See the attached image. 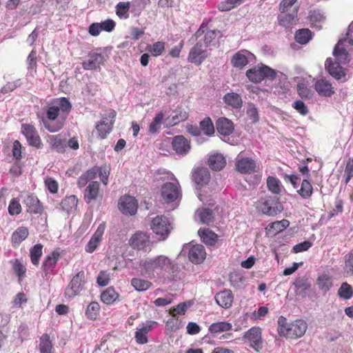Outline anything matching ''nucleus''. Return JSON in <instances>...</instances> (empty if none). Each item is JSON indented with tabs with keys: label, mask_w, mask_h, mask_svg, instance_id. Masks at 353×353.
Segmentation results:
<instances>
[{
	"label": "nucleus",
	"mask_w": 353,
	"mask_h": 353,
	"mask_svg": "<svg viewBox=\"0 0 353 353\" xmlns=\"http://www.w3.org/2000/svg\"><path fill=\"white\" fill-rule=\"evenodd\" d=\"M128 243L133 249L143 250L150 245V234L145 232L137 231L131 236Z\"/></svg>",
	"instance_id": "16"
},
{
	"label": "nucleus",
	"mask_w": 353,
	"mask_h": 353,
	"mask_svg": "<svg viewBox=\"0 0 353 353\" xmlns=\"http://www.w3.org/2000/svg\"><path fill=\"white\" fill-rule=\"evenodd\" d=\"M299 7H296L293 13L281 14L278 16V23L284 28H290L295 25L297 21Z\"/></svg>",
	"instance_id": "35"
},
{
	"label": "nucleus",
	"mask_w": 353,
	"mask_h": 353,
	"mask_svg": "<svg viewBox=\"0 0 353 353\" xmlns=\"http://www.w3.org/2000/svg\"><path fill=\"white\" fill-rule=\"evenodd\" d=\"M325 19L324 13L320 10H311L308 12L307 20L310 22V26L318 30L322 28Z\"/></svg>",
	"instance_id": "29"
},
{
	"label": "nucleus",
	"mask_w": 353,
	"mask_h": 353,
	"mask_svg": "<svg viewBox=\"0 0 353 353\" xmlns=\"http://www.w3.org/2000/svg\"><path fill=\"white\" fill-rule=\"evenodd\" d=\"M298 194L303 199H310L313 194V187L307 179H303L301 188L297 190Z\"/></svg>",
	"instance_id": "53"
},
{
	"label": "nucleus",
	"mask_w": 353,
	"mask_h": 353,
	"mask_svg": "<svg viewBox=\"0 0 353 353\" xmlns=\"http://www.w3.org/2000/svg\"><path fill=\"white\" fill-rule=\"evenodd\" d=\"M196 34L198 36H201L203 34H204L203 40L205 47L215 46L219 38L222 36L221 31L217 30H208L207 27L203 25L201 26Z\"/></svg>",
	"instance_id": "17"
},
{
	"label": "nucleus",
	"mask_w": 353,
	"mask_h": 353,
	"mask_svg": "<svg viewBox=\"0 0 353 353\" xmlns=\"http://www.w3.org/2000/svg\"><path fill=\"white\" fill-rule=\"evenodd\" d=\"M116 116V111L110 109L102 117L101 120L96 123L95 131L99 139H105L112 132Z\"/></svg>",
	"instance_id": "5"
},
{
	"label": "nucleus",
	"mask_w": 353,
	"mask_h": 353,
	"mask_svg": "<svg viewBox=\"0 0 353 353\" xmlns=\"http://www.w3.org/2000/svg\"><path fill=\"white\" fill-rule=\"evenodd\" d=\"M314 88L319 96L330 97L335 92L332 83L325 78H321L316 81Z\"/></svg>",
	"instance_id": "22"
},
{
	"label": "nucleus",
	"mask_w": 353,
	"mask_h": 353,
	"mask_svg": "<svg viewBox=\"0 0 353 353\" xmlns=\"http://www.w3.org/2000/svg\"><path fill=\"white\" fill-rule=\"evenodd\" d=\"M39 341V350L40 353H55L52 342L48 334H43Z\"/></svg>",
	"instance_id": "38"
},
{
	"label": "nucleus",
	"mask_w": 353,
	"mask_h": 353,
	"mask_svg": "<svg viewBox=\"0 0 353 353\" xmlns=\"http://www.w3.org/2000/svg\"><path fill=\"white\" fill-rule=\"evenodd\" d=\"M100 309L101 307L98 302L92 301L87 306L85 311V315L87 319L91 321H94L99 315Z\"/></svg>",
	"instance_id": "49"
},
{
	"label": "nucleus",
	"mask_w": 353,
	"mask_h": 353,
	"mask_svg": "<svg viewBox=\"0 0 353 353\" xmlns=\"http://www.w3.org/2000/svg\"><path fill=\"white\" fill-rule=\"evenodd\" d=\"M313 37V33L308 28H302L296 31L294 38L300 44L307 43Z\"/></svg>",
	"instance_id": "45"
},
{
	"label": "nucleus",
	"mask_w": 353,
	"mask_h": 353,
	"mask_svg": "<svg viewBox=\"0 0 353 353\" xmlns=\"http://www.w3.org/2000/svg\"><path fill=\"white\" fill-rule=\"evenodd\" d=\"M225 158L221 154H212L208 159V165L213 170H221L225 168Z\"/></svg>",
	"instance_id": "36"
},
{
	"label": "nucleus",
	"mask_w": 353,
	"mask_h": 353,
	"mask_svg": "<svg viewBox=\"0 0 353 353\" xmlns=\"http://www.w3.org/2000/svg\"><path fill=\"white\" fill-rule=\"evenodd\" d=\"M224 102L233 108H240L242 106V99L239 94L230 92L227 93L223 97Z\"/></svg>",
	"instance_id": "46"
},
{
	"label": "nucleus",
	"mask_w": 353,
	"mask_h": 353,
	"mask_svg": "<svg viewBox=\"0 0 353 353\" xmlns=\"http://www.w3.org/2000/svg\"><path fill=\"white\" fill-rule=\"evenodd\" d=\"M119 210L125 215H134L137 212L138 203L134 196L124 195L118 203Z\"/></svg>",
	"instance_id": "14"
},
{
	"label": "nucleus",
	"mask_w": 353,
	"mask_h": 353,
	"mask_svg": "<svg viewBox=\"0 0 353 353\" xmlns=\"http://www.w3.org/2000/svg\"><path fill=\"white\" fill-rule=\"evenodd\" d=\"M208 57V51L203 48L201 41H199L190 49L188 61L196 65H200Z\"/></svg>",
	"instance_id": "15"
},
{
	"label": "nucleus",
	"mask_w": 353,
	"mask_h": 353,
	"mask_svg": "<svg viewBox=\"0 0 353 353\" xmlns=\"http://www.w3.org/2000/svg\"><path fill=\"white\" fill-rule=\"evenodd\" d=\"M338 296L345 300L350 299L353 296L352 286L347 282L343 283L338 290Z\"/></svg>",
	"instance_id": "59"
},
{
	"label": "nucleus",
	"mask_w": 353,
	"mask_h": 353,
	"mask_svg": "<svg viewBox=\"0 0 353 353\" xmlns=\"http://www.w3.org/2000/svg\"><path fill=\"white\" fill-rule=\"evenodd\" d=\"M161 193L163 199L166 203H172L181 196L179 182H167L161 188Z\"/></svg>",
	"instance_id": "9"
},
{
	"label": "nucleus",
	"mask_w": 353,
	"mask_h": 353,
	"mask_svg": "<svg viewBox=\"0 0 353 353\" xmlns=\"http://www.w3.org/2000/svg\"><path fill=\"white\" fill-rule=\"evenodd\" d=\"M61 252L60 248H57L44 258L41 265V269L45 277H48L53 273L57 267V262L60 259Z\"/></svg>",
	"instance_id": "13"
},
{
	"label": "nucleus",
	"mask_w": 353,
	"mask_h": 353,
	"mask_svg": "<svg viewBox=\"0 0 353 353\" xmlns=\"http://www.w3.org/2000/svg\"><path fill=\"white\" fill-rule=\"evenodd\" d=\"M232 325L230 323L221 321L214 323L209 326L208 330L211 334H216L231 330Z\"/></svg>",
	"instance_id": "52"
},
{
	"label": "nucleus",
	"mask_w": 353,
	"mask_h": 353,
	"mask_svg": "<svg viewBox=\"0 0 353 353\" xmlns=\"http://www.w3.org/2000/svg\"><path fill=\"white\" fill-rule=\"evenodd\" d=\"M78 204V199L75 195H70L64 198L61 202L62 209L68 213L76 210Z\"/></svg>",
	"instance_id": "43"
},
{
	"label": "nucleus",
	"mask_w": 353,
	"mask_h": 353,
	"mask_svg": "<svg viewBox=\"0 0 353 353\" xmlns=\"http://www.w3.org/2000/svg\"><path fill=\"white\" fill-rule=\"evenodd\" d=\"M103 192L100 189V183L97 181H92L85 188L84 199L87 203L102 198Z\"/></svg>",
	"instance_id": "21"
},
{
	"label": "nucleus",
	"mask_w": 353,
	"mask_h": 353,
	"mask_svg": "<svg viewBox=\"0 0 353 353\" xmlns=\"http://www.w3.org/2000/svg\"><path fill=\"white\" fill-rule=\"evenodd\" d=\"M241 3V0H224L218 5L217 8L221 12L229 11Z\"/></svg>",
	"instance_id": "60"
},
{
	"label": "nucleus",
	"mask_w": 353,
	"mask_h": 353,
	"mask_svg": "<svg viewBox=\"0 0 353 353\" xmlns=\"http://www.w3.org/2000/svg\"><path fill=\"white\" fill-rule=\"evenodd\" d=\"M210 178V174L208 169L206 168H196L192 172V180L199 186H203L208 184Z\"/></svg>",
	"instance_id": "30"
},
{
	"label": "nucleus",
	"mask_w": 353,
	"mask_h": 353,
	"mask_svg": "<svg viewBox=\"0 0 353 353\" xmlns=\"http://www.w3.org/2000/svg\"><path fill=\"white\" fill-rule=\"evenodd\" d=\"M94 168H97V175L99 174L101 181L105 185L108 183V178L110 174V168L109 165H104L101 166H93Z\"/></svg>",
	"instance_id": "58"
},
{
	"label": "nucleus",
	"mask_w": 353,
	"mask_h": 353,
	"mask_svg": "<svg viewBox=\"0 0 353 353\" xmlns=\"http://www.w3.org/2000/svg\"><path fill=\"white\" fill-rule=\"evenodd\" d=\"M246 76L249 80L254 83H260L265 79L273 80L276 78V71L265 65L254 66L247 70Z\"/></svg>",
	"instance_id": "7"
},
{
	"label": "nucleus",
	"mask_w": 353,
	"mask_h": 353,
	"mask_svg": "<svg viewBox=\"0 0 353 353\" xmlns=\"http://www.w3.org/2000/svg\"><path fill=\"white\" fill-rule=\"evenodd\" d=\"M198 215L202 223L209 225L214 222V216L212 210L209 208H201L198 210Z\"/></svg>",
	"instance_id": "54"
},
{
	"label": "nucleus",
	"mask_w": 353,
	"mask_h": 353,
	"mask_svg": "<svg viewBox=\"0 0 353 353\" xmlns=\"http://www.w3.org/2000/svg\"><path fill=\"white\" fill-rule=\"evenodd\" d=\"M289 224L290 223L288 220L283 219L269 224L267 230L270 234L275 235L286 229Z\"/></svg>",
	"instance_id": "48"
},
{
	"label": "nucleus",
	"mask_w": 353,
	"mask_h": 353,
	"mask_svg": "<svg viewBox=\"0 0 353 353\" xmlns=\"http://www.w3.org/2000/svg\"><path fill=\"white\" fill-rule=\"evenodd\" d=\"M97 168L92 167L85 172L81 174L77 180V186L79 188H84L88 182H91L92 180L97 177Z\"/></svg>",
	"instance_id": "37"
},
{
	"label": "nucleus",
	"mask_w": 353,
	"mask_h": 353,
	"mask_svg": "<svg viewBox=\"0 0 353 353\" xmlns=\"http://www.w3.org/2000/svg\"><path fill=\"white\" fill-rule=\"evenodd\" d=\"M88 59L82 62V67L85 70H95L100 69L105 62V57L101 53L90 52Z\"/></svg>",
	"instance_id": "18"
},
{
	"label": "nucleus",
	"mask_w": 353,
	"mask_h": 353,
	"mask_svg": "<svg viewBox=\"0 0 353 353\" xmlns=\"http://www.w3.org/2000/svg\"><path fill=\"white\" fill-rule=\"evenodd\" d=\"M206 251L201 244H196L190 246L188 250V259L194 264L202 263L206 258Z\"/></svg>",
	"instance_id": "20"
},
{
	"label": "nucleus",
	"mask_w": 353,
	"mask_h": 353,
	"mask_svg": "<svg viewBox=\"0 0 353 353\" xmlns=\"http://www.w3.org/2000/svg\"><path fill=\"white\" fill-rule=\"evenodd\" d=\"M253 57L254 54L248 50H241L233 55L231 63L234 67L242 69L248 65L249 59Z\"/></svg>",
	"instance_id": "26"
},
{
	"label": "nucleus",
	"mask_w": 353,
	"mask_h": 353,
	"mask_svg": "<svg viewBox=\"0 0 353 353\" xmlns=\"http://www.w3.org/2000/svg\"><path fill=\"white\" fill-rule=\"evenodd\" d=\"M130 8V2H119L117 4L116 8V14L120 19H128L129 17V10Z\"/></svg>",
	"instance_id": "57"
},
{
	"label": "nucleus",
	"mask_w": 353,
	"mask_h": 353,
	"mask_svg": "<svg viewBox=\"0 0 353 353\" xmlns=\"http://www.w3.org/2000/svg\"><path fill=\"white\" fill-rule=\"evenodd\" d=\"M21 133L25 136L29 145L40 149L43 146L41 137L36 129L32 124L23 123L21 125Z\"/></svg>",
	"instance_id": "10"
},
{
	"label": "nucleus",
	"mask_w": 353,
	"mask_h": 353,
	"mask_svg": "<svg viewBox=\"0 0 353 353\" xmlns=\"http://www.w3.org/2000/svg\"><path fill=\"white\" fill-rule=\"evenodd\" d=\"M130 283L134 289L137 292H145L152 286V283L151 281L139 277L132 278Z\"/></svg>",
	"instance_id": "41"
},
{
	"label": "nucleus",
	"mask_w": 353,
	"mask_h": 353,
	"mask_svg": "<svg viewBox=\"0 0 353 353\" xmlns=\"http://www.w3.org/2000/svg\"><path fill=\"white\" fill-rule=\"evenodd\" d=\"M28 228L24 226L17 228L12 234L11 243L13 248H18L20 244L28 236Z\"/></svg>",
	"instance_id": "32"
},
{
	"label": "nucleus",
	"mask_w": 353,
	"mask_h": 353,
	"mask_svg": "<svg viewBox=\"0 0 353 353\" xmlns=\"http://www.w3.org/2000/svg\"><path fill=\"white\" fill-rule=\"evenodd\" d=\"M51 148L59 153H63L65 151L66 144L64 140L61 139L59 135H52L49 137L48 140Z\"/></svg>",
	"instance_id": "44"
},
{
	"label": "nucleus",
	"mask_w": 353,
	"mask_h": 353,
	"mask_svg": "<svg viewBox=\"0 0 353 353\" xmlns=\"http://www.w3.org/2000/svg\"><path fill=\"white\" fill-rule=\"evenodd\" d=\"M344 270L348 274H353V252H349L344 256Z\"/></svg>",
	"instance_id": "62"
},
{
	"label": "nucleus",
	"mask_w": 353,
	"mask_h": 353,
	"mask_svg": "<svg viewBox=\"0 0 353 353\" xmlns=\"http://www.w3.org/2000/svg\"><path fill=\"white\" fill-rule=\"evenodd\" d=\"M110 280V274L107 271H101L97 278V283L101 287L106 286Z\"/></svg>",
	"instance_id": "63"
},
{
	"label": "nucleus",
	"mask_w": 353,
	"mask_h": 353,
	"mask_svg": "<svg viewBox=\"0 0 353 353\" xmlns=\"http://www.w3.org/2000/svg\"><path fill=\"white\" fill-rule=\"evenodd\" d=\"M27 208V212L30 214H39L42 211V206L38 198L33 194H29L23 201Z\"/></svg>",
	"instance_id": "31"
},
{
	"label": "nucleus",
	"mask_w": 353,
	"mask_h": 353,
	"mask_svg": "<svg viewBox=\"0 0 353 353\" xmlns=\"http://www.w3.org/2000/svg\"><path fill=\"white\" fill-rule=\"evenodd\" d=\"M256 208L268 216H275L283 210L282 204L277 199L271 196L261 197L256 202Z\"/></svg>",
	"instance_id": "6"
},
{
	"label": "nucleus",
	"mask_w": 353,
	"mask_h": 353,
	"mask_svg": "<svg viewBox=\"0 0 353 353\" xmlns=\"http://www.w3.org/2000/svg\"><path fill=\"white\" fill-rule=\"evenodd\" d=\"M214 299L221 307L228 309L232 305L234 294L230 290L224 289L215 294Z\"/></svg>",
	"instance_id": "25"
},
{
	"label": "nucleus",
	"mask_w": 353,
	"mask_h": 353,
	"mask_svg": "<svg viewBox=\"0 0 353 353\" xmlns=\"http://www.w3.org/2000/svg\"><path fill=\"white\" fill-rule=\"evenodd\" d=\"M72 104L66 97L54 99L44 108L45 116L41 118L45 128L50 132H57L63 128Z\"/></svg>",
	"instance_id": "1"
},
{
	"label": "nucleus",
	"mask_w": 353,
	"mask_h": 353,
	"mask_svg": "<svg viewBox=\"0 0 353 353\" xmlns=\"http://www.w3.org/2000/svg\"><path fill=\"white\" fill-rule=\"evenodd\" d=\"M235 168L241 174H250L257 172L259 165L252 158L238 156L236 159Z\"/></svg>",
	"instance_id": "11"
},
{
	"label": "nucleus",
	"mask_w": 353,
	"mask_h": 353,
	"mask_svg": "<svg viewBox=\"0 0 353 353\" xmlns=\"http://www.w3.org/2000/svg\"><path fill=\"white\" fill-rule=\"evenodd\" d=\"M216 127L218 132L223 136H228L234 131V124L230 119L221 117L216 122Z\"/></svg>",
	"instance_id": "33"
},
{
	"label": "nucleus",
	"mask_w": 353,
	"mask_h": 353,
	"mask_svg": "<svg viewBox=\"0 0 353 353\" xmlns=\"http://www.w3.org/2000/svg\"><path fill=\"white\" fill-rule=\"evenodd\" d=\"M106 225L105 222L100 223L85 246V250L88 253H92L99 246L102 240Z\"/></svg>",
	"instance_id": "19"
},
{
	"label": "nucleus",
	"mask_w": 353,
	"mask_h": 353,
	"mask_svg": "<svg viewBox=\"0 0 353 353\" xmlns=\"http://www.w3.org/2000/svg\"><path fill=\"white\" fill-rule=\"evenodd\" d=\"M22 211L21 205L16 198L12 199L8 205V212L11 216L18 215Z\"/></svg>",
	"instance_id": "61"
},
{
	"label": "nucleus",
	"mask_w": 353,
	"mask_h": 353,
	"mask_svg": "<svg viewBox=\"0 0 353 353\" xmlns=\"http://www.w3.org/2000/svg\"><path fill=\"white\" fill-rule=\"evenodd\" d=\"M199 128L203 134L211 136L214 133V127L211 119L209 117H205L199 123Z\"/></svg>",
	"instance_id": "56"
},
{
	"label": "nucleus",
	"mask_w": 353,
	"mask_h": 353,
	"mask_svg": "<svg viewBox=\"0 0 353 353\" xmlns=\"http://www.w3.org/2000/svg\"><path fill=\"white\" fill-rule=\"evenodd\" d=\"M266 183L267 187L271 192L275 194H279L281 192L282 185L280 181L277 178L272 176H269L267 178Z\"/></svg>",
	"instance_id": "55"
},
{
	"label": "nucleus",
	"mask_w": 353,
	"mask_h": 353,
	"mask_svg": "<svg viewBox=\"0 0 353 353\" xmlns=\"http://www.w3.org/2000/svg\"><path fill=\"white\" fill-rule=\"evenodd\" d=\"M165 42L158 41L152 44H148L145 50L150 54L151 56L157 57L162 55L165 50Z\"/></svg>",
	"instance_id": "40"
},
{
	"label": "nucleus",
	"mask_w": 353,
	"mask_h": 353,
	"mask_svg": "<svg viewBox=\"0 0 353 353\" xmlns=\"http://www.w3.org/2000/svg\"><path fill=\"white\" fill-rule=\"evenodd\" d=\"M10 263L12 264L14 272L17 276L18 281L20 283L26 276L27 270L26 266L18 259L10 260Z\"/></svg>",
	"instance_id": "47"
},
{
	"label": "nucleus",
	"mask_w": 353,
	"mask_h": 353,
	"mask_svg": "<svg viewBox=\"0 0 353 353\" xmlns=\"http://www.w3.org/2000/svg\"><path fill=\"white\" fill-rule=\"evenodd\" d=\"M172 146L178 154H186L190 150V141L183 135L175 136L172 139Z\"/></svg>",
	"instance_id": "24"
},
{
	"label": "nucleus",
	"mask_w": 353,
	"mask_h": 353,
	"mask_svg": "<svg viewBox=\"0 0 353 353\" xmlns=\"http://www.w3.org/2000/svg\"><path fill=\"white\" fill-rule=\"evenodd\" d=\"M85 283V274L81 270L76 274L72 279L69 287L72 291L70 296H74L83 290Z\"/></svg>",
	"instance_id": "28"
},
{
	"label": "nucleus",
	"mask_w": 353,
	"mask_h": 353,
	"mask_svg": "<svg viewBox=\"0 0 353 353\" xmlns=\"http://www.w3.org/2000/svg\"><path fill=\"white\" fill-rule=\"evenodd\" d=\"M165 114L163 112H160L157 114L148 126L149 132L151 134H155L161 130Z\"/></svg>",
	"instance_id": "51"
},
{
	"label": "nucleus",
	"mask_w": 353,
	"mask_h": 353,
	"mask_svg": "<svg viewBox=\"0 0 353 353\" xmlns=\"http://www.w3.org/2000/svg\"><path fill=\"white\" fill-rule=\"evenodd\" d=\"M333 54L337 61L333 62L330 59L325 61V68L328 73L335 79L346 81V70L340 63H347L350 60L347 50L343 46V41H339L334 47Z\"/></svg>",
	"instance_id": "3"
},
{
	"label": "nucleus",
	"mask_w": 353,
	"mask_h": 353,
	"mask_svg": "<svg viewBox=\"0 0 353 353\" xmlns=\"http://www.w3.org/2000/svg\"><path fill=\"white\" fill-rule=\"evenodd\" d=\"M316 283L319 289L324 292H328L333 285L332 276L327 274L319 275Z\"/></svg>",
	"instance_id": "42"
},
{
	"label": "nucleus",
	"mask_w": 353,
	"mask_h": 353,
	"mask_svg": "<svg viewBox=\"0 0 353 353\" xmlns=\"http://www.w3.org/2000/svg\"><path fill=\"white\" fill-rule=\"evenodd\" d=\"M251 347L256 352H259L263 347V340L261 329L259 327H252L248 330L243 335Z\"/></svg>",
	"instance_id": "12"
},
{
	"label": "nucleus",
	"mask_w": 353,
	"mask_h": 353,
	"mask_svg": "<svg viewBox=\"0 0 353 353\" xmlns=\"http://www.w3.org/2000/svg\"><path fill=\"white\" fill-rule=\"evenodd\" d=\"M43 246L42 244L38 243L34 245L30 250V261L35 266H38L39 264V261L43 254Z\"/></svg>",
	"instance_id": "50"
},
{
	"label": "nucleus",
	"mask_w": 353,
	"mask_h": 353,
	"mask_svg": "<svg viewBox=\"0 0 353 353\" xmlns=\"http://www.w3.org/2000/svg\"><path fill=\"white\" fill-rule=\"evenodd\" d=\"M198 234L201 241L206 245L213 246L217 243L219 239L218 235L209 228H200Z\"/></svg>",
	"instance_id": "34"
},
{
	"label": "nucleus",
	"mask_w": 353,
	"mask_h": 353,
	"mask_svg": "<svg viewBox=\"0 0 353 353\" xmlns=\"http://www.w3.org/2000/svg\"><path fill=\"white\" fill-rule=\"evenodd\" d=\"M119 297L113 287H109L101 294V301L107 305L114 303Z\"/></svg>",
	"instance_id": "39"
},
{
	"label": "nucleus",
	"mask_w": 353,
	"mask_h": 353,
	"mask_svg": "<svg viewBox=\"0 0 353 353\" xmlns=\"http://www.w3.org/2000/svg\"><path fill=\"white\" fill-rule=\"evenodd\" d=\"M157 323L154 321H147L142 323L140 328H138L134 333V339L138 344H145L148 342V334L152 330L154 325Z\"/></svg>",
	"instance_id": "23"
},
{
	"label": "nucleus",
	"mask_w": 353,
	"mask_h": 353,
	"mask_svg": "<svg viewBox=\"0 0 353 353\" xmlns=\"http://www.w3.org/2000/svg\"><path fill=\"white\" fill-rule=\"evenodd\" d=\"M189 117L188 111L182 106H178L168 117L165 121L168 122V125L174 126L181 122L185 121Z\"/></svg>",
	"instance_id": "27"
},
{
	"label": "nucleus",
	"mask_w": 353,
	"mask_h": 353,
	"mask_svg": "<svg viewBox=\"0 0 353 353\" xmlns=\"http://www.w3.org/2000/svg\"><path fill=\"white\" fill-rule=\"evenodd\" d=\"M285 319L281 317L279 319V332L288 339H298L303 336L307 328L306 322L301 319H297L289 323L284 324Z\"/></svg>",
	"instance_id": "4"
},
{
	"label": "nucleus",
	"mask_w": 353,
	"mask_h": 353,
	"mask_svg": "<svg viewBox=\"0 0 353 353\" xmlns=\"http://www.w3.org/2000/svg\"><path fill=\"white\" fill-rule=\"evenodd\" d=\"M292 107L301 115L305 116L309 112V109L303 101L301 100L295 101Z\"/></svg>",
	"instance_id": "64"
},
{
	"label": "nucleus",
	"mask_w": 353,
	"mask_h": 353,
	"mask_svg": "<svg viewBox=\"0 0 353 353\" xmlns=\"http://www.w3.org/2000/svg\"><path fill=\"white\" fill-rule=\"evenodd\" d=\"M150 228L155 234L159 236L161 240H165L170 234L172 226L168 218L161 215L157 216L152 219Z\"/></svg>",
	"instance_id": "8"
},
{
	"label": "nucleus",
	"mask_w": 353,
	"mask_h": 353,
	"mask_svg": "<svg viewBox=\"0 0 353 353\" xmlns=\"http://www.w3.org/2000/svg\"><path fill=\"white\" fill-rule=\"evenodd\" d=\"M139 267L141 272L150 277L165 278L174 272L176 264L168 256L159 255L140 260Z\"/></svg>",
	"instance_id": "2"
}]
</instances>
